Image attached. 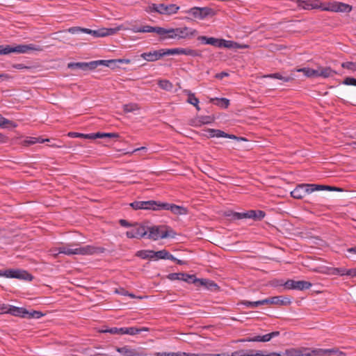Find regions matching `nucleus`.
I'll return each mask as SVG.
<instances>
[{
    "label": "nucleus",
    "instance_id": "nucleus-45",
    "mask_svg": "<svg viewBox=\"0 0 356 356\" xmlns=\"http://www.w3.org/2000/svg\"><path fill=\"white\" fill-rule=\"evenodd\" d=\"M67 67L70 69H80L81 70L86 71L85 62L70 63L67 65Z\"/></svg>",
    "mask_w": 356,
    "mask_h": 356
},
{
    "label": "nucleus",
    "instance_id": "nucleus-50",
    "mask_svg": "<svg viewBox=\"0 0 356 356\" xmlns=\"http://www.w3.org/2000/svg\"><path fill=\"white\" fill-rule=\"evenodd\" d=\"M341 67L353 72L356 71V62H345L341 64Z\"/></svg>",
    "mask_w": 356,
    "mask_h": 356
},
{
    "label": "nucleus",
    "instance_id": "nucleus-1",
    "mask_svg": "<svg viewBox=\"0 0 356 356\" xmlns=\"http://www.w3.org/2000/svg\"><path fill=\"white\" fill-rule=\"evenodd\" d=\"M296 3L299 8L305 10L321 9L325 11L348 13L353 8L349 4L335 1L322 3L319 0H297Z\"/></svg>",
    "mask_w": 356,
    "mask_h": 356
},
{
    "label": "nucleus",
    "instance_id": "nucleus-20",
    "mask_svg": "<svg viewBox=\"0 0 356 356\" xmlns=\"http://www.w3.org/2000/svg\"><path fill=\"white\" fill-rule=\"evenodd\" d=\"M116 350L122 354L124 356H143V353L138 351L136 349H133L129 348V346H125L122 348L117 347Z\"/></svg>",
    "mask_w": 356,
    "mask_h": 356
},
{
    "label": "nucleus",
    "instance_id": "nucleus-63",
    "mask_svg": "<svg viewBox=\"0 0 356 356\" xmlns=\"http://www.w3.org/2000/svg\"><path fill=\"white\" fill-rule=\"evenodd\" d=\"M179 276V274L178 273H170L167 275V278L170 280H177V277Z\"/></svg>",
    "mask_w": 356,
    "mask_h": 356
},
{
    "label": "nucleus",
    "instance_id": "nucleus-38",
    "mask_svg": "<svg viewBox=\"0 0 356 356\" xmlns=\"http://www.w3.org/2000/svg\"><path fill=\"white\" fill-rule=\"evenodd\" d=\"M281 356H300V350L290 348L286 350L284 353H278Z\"/></svg>",
    "mask_w": 356,
    "mask_h": 356
},
{
    "label": "nucleus",
    "instance_id": "nucleus-10",
    "mask_svg": "<svg viewBox=\"0 0 356 356\" xmlns=\"http://www.w3.org/2000/svg\"><path fill=\"white\" fill-rule=\"evenodd\" d=\"M134 33H156L159 35L161 41L164 40L165 28L160 26H151L149 25L138 26L136 25L132 26L130 29Z\"/></svg>",
    "mask_w": 356,
    "mask_h": 356
},
{
    "label": "nucleus",
    "instance_id": "nucleus-39",
    "mask_svg": "<svg viewBox=\"0 0 356 356\" xmlns=\"http://www.w3.org/2000/svg\"><path fill=\"white\" fill-rule=\"evenodd\" d=\"M159 86L167 91H170L173 88V85L168 80H160L158 83Z\"/></svg>",
    "mask_w": 356,
    "mask_h": 356
},
{
    "label": "nucleus",
    "instance_id": "nucleus-58",
    "mask_svg": "<svg viewBox=\"0 0 356 356\" xmlns=\"http://www.w3.org/2000/svg\"><path fill=\"white\" fill-rule=\"evenodd\" d=\"M102 332H108L112 334H119V328L118 327H111L108 330H102Z\"/></svg>",
    "mask_w": 356,
    "mask_h": 356
},
{
    "label": "nucleus",
    "instance_id": "nucleus-59",
    "mask_svg": "<svg viewBox=\"0 0 356 356\" xmlns=\"http://www.w3.org/2000/svg\"><path fill=\"white\" fill-rule=\"evenodd\" d=\"M13 68L18 69V70H23V69H31V67L26 66L22 63H17V64H13L12 65Z\"/></svg>",
    "mask_w": 356,
    "mask_h": 356
},
{
    "label": "nucleus",
    "instance_id": "nucleus-29",
    "mask_svg": "<svg viewBox=\"0 0 356 356\" xmlns=\"http://www.w3.org/2000/svg\"><path fill=\"white\" fill-rule=\"evenodd\" d=\"M86 71L87 70H92L97 68L99 65H104L106 66V60H93L88 63H86Z\"/></svg>",
    "mask_w": 356,
    "mask_h": 356
},
{
    "label": "nucleus",
    "instance_id": "nucleus-24",
    "mask_svg": "<svg viewBox=\"0 0 356 356\" xmlns=\"http://www.w3.org/2000/svg\"><path fill=\"white\" fill-rule=\"evenodd\" d=\"M232 356H281V355L275 352L266 355H262L260 352H257L254 354H250L245 353L244 350H238L233 352L232 353Z\"/></svg>",
    "mask_w": 356,
    "mask_h": 356
},
{
    "label": "nucleus",
    "instance_id": "nucleus-30",
    "mask_svg": "<svg viewBox=\"0 0 356 356\" xmlns=\"http://www.w3.org/2000/svg\"><path fill=\"white\" fill-rule=\"evenodd\" d=\"M265 77L280 79V80L283 81L284 82H289L294 79V78L292 76H283L280 73L270 74L266 75Z\"/></svg>",
    "mask_w": 356,
    "mask_h": 356
},
{
    "label": "nucleus",
    "instance_id": "nucleus-40",
    "mask_svg": "<svg viewBox=\"0 0 356 356\" xmlns=\"http://www.w3.org/2000/svg\"><path fill=\"white\" fill-rule=\"evenodd\" d=\"M183 281L188 284H194L195 286H198L199 279L197 278L195 275L185 273V277Z\"/></svg>",
    "mask_w": 356,
    "mask_h": 356
},
{
    "label": "nucleus",
    "instance_id": "nucleus-31",
    "mask_svg": "<svg viewBox=\"0 0 356 356\" xmlns=\"http://www.w3.org/2000/svg\"><path fill=\"white\" fill-rule=\"evenodd\" d=\"M67 135L72 138H81L85 139L95 140L94 133L85 134L78 132H69Z\"/></svg>",
    "mask_w": 356,
    "mask_h": 356
},
{
    "label": "nucleus",
    "instance_id": "nucleus-48",
    "mask_svg": "<svg viewBox=\"0 0 356 356\" xmlns=\"http://www.w3.org/2000/svg\"><path fill=\"white\" fill-rule=\"evenodd\" d=\"M241 304L250 308H255L259 306H261L260 300L253 302L249 300H243L241 302Z\"/></svg>",
    "mask_w": 356,
    "mask_h": 356
},
{
    "label": "nucleus",
    "instance_id": "nucleus-7",
    "mask_svg": "<svg viewBox=\"0 0 356 356\" xmlns=\"http://www.w3.org/2000/svg\"><path fill=\"white\" fill-rule=\"evenodd\" d=\"M318 191L316 184H298L291 192V195L295 199H302L307 194Z\"/></svg>",
    "mask_w": 356,
    "mask_h": 356
},
{
    "label": "nucleus",
    "instance_id": "nucleus-33",
    "mask_svg": "<svg viewBox=\"0 0 356 356\" xmlns=\"http://www.w3.org/2000/svg\"><path fill=\"white\" fill-rule=\"evenodd\" d=\"M95 139L97 138H118L120 135L118 133H94Z\"/></svg>",
    "mask_w": 356,
    "mask_h": 356
},
{
    "label": "nucleus",
    "instance_id": "nucleus-13",
    "mask_svg": "<svg viewBox=\"0 0 356 356\" xmlns=\"http://www.w3.org/2000/svg\"><path fill=\"white\" fill-rule=\"evenodd\" d=\"M284 286L286 289H296L302 291L308 289L312 286V283L307 281H295L293 280H288Z\"/></svg>",
    "mask_w": 356,
    "mask_h": 356
},
{
    "label": "nucleus",
    "instance_id": "nucleus-18",
    "mask_svg": "<svg viewBox=\"0 0 356 356\" xmlns=\"http://www.w3.org/2000/svg\"><path fill=\"white\" fill-rule=\"evenodd\" d=\"M197 286H204L205 289L211 291H218L220 289V287L216 283L209 279H199Z\"/></svg>",
    "mask_w": 356,
    "mask_h": 356
},
{
    "label": "nucleus",
    "instance_id": "nucleus-23",
    "mask_svg": "<svg viewBox=\"0 0 356 356\" xmlns=\"http://www.w3.org/2000/svg\"><path fill=\"white\" fill-rule=\"evenodd\" d=\"M318 72V74L316 75V77L322 76L323 78H328L330 76H333L334 74H337V72L332 70L330 67H318V70H316Z\"/></svg>",
    "mask_w": 356,
    "mask_h": 356
},
{
    "label": "nucleus",
    "instance_id": "nucleus-12",
    "mask_svg": "<svg viewBox=\"0 0 356 356\" xmlns=\"http://www.w3.org/2000/svg\"><path fill=\"white\" fill-rule=\"evenodd\" d=\"M185 12L191 15L193 19H203L211 14L212 9L207 7H193Z\"/></svg>",
    "mask_w": 356,
    "mask_h": 356
},
{
    "label": "nucleus",
    "instance_id": "nucleus-34",
    "mask_svg": "<svg viewBox=\"0 0 356 356\" xmlns=\"http://www.w3.org/2000/svg\"><path fill=\"white\" fill-rule=\"evenodd\" d=\"M136 256L143 259H153V250H139L136 253Z\"/></svg>",
    "mask_w": 356,
    "mask_h": 356
},
{
    "label": "nucleus",
    "instance_id": "nucleus-62",
    "mask_svg": "<svg viewBox=\"0 0 356 356\" xmlns=\"http://www.w3.org/2000/svg\"><path fill=\"white\" fill-rule=\"evenodd\" d=\"M120 30V27H116L113 29H106V33H108V35H113L116 33L118 31Z\"/></svg>",
    "mask_w": 356,
    "mask_h": 356
},
{
    "label": "nucleus",
    "instance_id": "nucleus-60",
    "mask_svg": "<svg viewBox=\"0 0 356 356\" xmlns=\"http://www.w3.org/2000/svg\"><path fill=\"white\" fill-rule=\"evenodd\" d=\"M260 304H261V305H270V304L273 305V297L260 300Z\"/></svg>",
    "mask_w": 356,
    "mask_h": 356
},
{
    "label": "nucleus",
    "instance_id": "nucleus-51",
    "mask_svg": "<svg viewBox=\"0 0 356 356\" xmlns=\"http://www.w3.org/2000/svg\"><path fill=\"white\" fill-rule=\"evenodd\" d=\"M342 83L344 85L356 86V79L348 76L345 78Z\"/></svg>",
    "mask_w": 356,
    "mask_h": 356
},
{
    "label": "nucleus",
    "instance_id": "nucleus-8",
    "mask_svg": "<svg viewBox=\"0 0 356 356\" xmlns=\"http://www.w3.org/2000/svg\"><path fill=\"white\" fill-rule=\"evenodd\" d=\"M161 210L170 211L175 215H186L188 213V209L184 207L156 201V211Z\"/></svg>",
    "mask_w": 356,
    "mask_h": 356
},
{
    "label": "nucleus",
    "instance_id": "nucleus-44",
    "mask_svg": "<svg viewBox=\"0 0 356 356\" xmlns=\"http://www.w3.org/2000/svg\"><path fill=\"white\" fill-rule=\"evenodd\" d=\"M187 56H191L193 57L201 56V53L197 50L191 49L189 48L184 49L182 48V54Z\"/></svg>",
    "mask_w": 356,
    "mask_h": 356
},
{
    "label": "nucleus",
    "instance_id": "nucleus-43",
    "mask_svg": "<svg viewBox=\"0 0 356 356\" xmlns=\"http://www.w3.org/2000/svg\"><path fill=\"white\" fill-rule=\"evenodd\" d=\"M185 92L188 96L187 99L188 103L193 106L199 104V99L195 96L194 93H192L190 90H186Z\"/></svg>",
    "mask_w": 356,
    "mask_h": 356
},
{
    "label": "nucleus",
    "instance_id": "nucleus-61",
    "mask_svg": "<svg viewBox=\"0 0 356 356\" xmlns=\"http://www.w3.org/2000/svg\"><path fill=\"white\" fill-rule=\"evenodd\" d=\"M170 356H192V353H187L184 352L171 353Z\"/></svg>",
    "mask_w": 356,
    "mask_h": 356
},
{
    "label": "nucleus",
    "instance_id": "nucleus-42",
    "mask_svg": "<svg viewBox=\"0 0 356 356\" xmlns=\"http://www.w3.org/2000/svg\"><path fill=\"white\" fill-rule=\"evenodd\" d=\"M163 56L169 55L181 54L182 48L163 49Z\"/></svg>",
    "mask_w": 356,
    "mask_h": 356
},
{
    "label": "nucleus",
    "instance_id": "nucleus-57",
    "mask_svg": "<svg viewBox=\"0 0 356 356\" xmlns=\"http://www.w3.org/2000/svg\"><path fill=\"white\" fill-rule=\"evenodd\" d=\"M10 306L6 305H0V314H10Z\"/></svg>",
    "mask_w": 356,
    "mask_h": 356
},
{
    "label": "nucleus",
    "instance_id": "nucleus-4",
    "mask_svg": "<svg viewBox=\"0 0 356 356\" xmlns=\"http://www.w3.org/2000/svg\"><path fill=\"white\" fill-rule=\"evenodd\" d=\"M197 34L195 29L188 27L165 29V35L163 38L166 39H185L188 37L194 36Z\"/></svg>",
    "mask_w": 356,
    "mask_h": 356
},
{
    "label": "nucleus",
    "instance_id": "nucleus-46",
    "mask_svg": "<svg viewBox=\"0 0 356 356\" xmlns=\"http://www.w3.org/2000/svg\"><path fill=\"white\" fill-rule=\"evenodd\" d=\"M316 188H318V191L321 190H326L329 191H343L341 188H338L335 186H326V185H317Z\"/></svg>",
    "mask_w": 356,
    "mask_h": 356
},
{
    "label": "nucleus",
    "instance_id": "nucleus-25",
    "mask_svg": "<svg viewBox=\"0 0 356 356\" xmlns=\"http://www.w3.org/2000/svg\"><path fill=\"white\" fill-rule=\"evenodd\" d=\"M10 314L15 316L25 318L26 314H27V309L24 307L10 306Z\"/></svg>",
    "mask_w": 356,
    "mask_h": 356
},
{
    "label": "nucleus",
    "instance_id": "nucleus-55",
    "mask_svg": "<svg viewBox=\"0 0 356 356\" xmlns=\"http://www.w3.org/2000/svg\"><path fill=\"white\" fill-rule=\"evenodd\" d=\"M212 121L213 118L211 116H201L199 119V122L203 124L211 123Z\"/></svg>",
    "mask_w": 356,
    "mask_h": 356
},
{
    "label": "nucleus",
    "instance_id": "nucleus-21",
    "mask_svg": "<svg viewBox=\"0 0 356 356\" xmlns=\"http://www.w3.org/2000/svg\"><path fill=\"white\" fill-rule=\"evenodd\" d=\"M197 40L200 41L202 44H210L216 47H220L221 39L215 38H208L207 36L201 35L197 38Z\"/></svg>",
    "mask_w": 356,
    "mask_h": 356
},
{
    "label": "nucleus",
    "instance_id": "nucleus-26",
    "mask_svg": "<svg viewBox=\"0 0 356 356\" xmlns=\"http://www.w3.org/2000/svg\"><path fill=\"white\" fill-rule=\"evenodd\" d=\"M209 102L221 108H227L229 105V100L227 98H211Z\"/></svg>",
    "mask_w": 356,
    "mask_h": 356
},
{
    "label": "nucleus",
    "instance_id": "nucleus-5",
    "mask_svg": "<svg viewBox=\"0 0 356 356\" xmlns=\"http://www.w3.org/2000/svg\"><path fill=\"white\" fill-rule=\"evenodd\" d=\"M41 49L33 44H18L16 46L0 45V55H7L10 53L26 54L30 51H40Z\"/></svg>",
    "mask_w": 356,
    "mask_h": 356
},
{
    "label": "nucleus",
    "instance_id": "nucleus-64",
    "mask_svg": "<svg viewBox=\"0 0 356 356\" xmlns=\"http://www.w3.org/2000/svg\"><path fill=\"white\" fill-rule=\"evenodd\" d=\"M68 31L72 34L78 33L81 32V27H79V26L72 27L68 29Z\"/></svg>",
    "mask_w": 356,
    "mask_h": 356
},
{
    "label": "nucleus",
    "instance_id": "nucleus-37",
    "mask_svg": "<svg viewBox=\"0 0 356 356\" xmlns=\"http://www.w3.org/2000/svg\"><path fill=\"white\" fill-rule=\"evenodd\" d=\"M149 329L146 327H140V328L135 327H127V334L135 335V334H140L143 331H149Z\"/></svg>",
    "mask_w": 356,
    "mask_h": 356
},
{
    "label": "nucleus",
    "instance_id": "nucleus-54",
    "mask_svg": "<svg viewBox=\"0 0 356 356\" xmlns=\"http://www.w3.org/2000/svg\"><path fill=\"white\" fill-rule=\"evenodd\" d=\"M44 141H49V139L40 140V138H32L31 140H25L24 142L27 145H32V144H35L36 143H42Z\"/></svg>",
    "mask_w": 356,
    "mask_h": 356
},
{
    "label": "nucleus",
    "instance_id": "nucleus-32",
    "mask_svg": "<svg viewBox=\"0 0 356 356\" xmlns=\"http://www.w3.org/2000/svg\"><path fill=\"white\" fill-rule=\"evenodd\" d=\"M296 72H302L307 77H316L318 72L316 70H313L309 67H303L296 70Z\"/></svg>",
    "mask_w": 356,
    "mask_h": 356
},
{
    "label": "nucleus",
    "instance_id": "nucleus-35",
    "mask_svg": "<svg viewBox=\"0 0 356 356\" xmlns=\"http://www.w3.org/2000/svg\"><path fill=\"white\" fill-rule=\"evenodd\" d=\"M238 47H239L238 44L235 42H233L231 40H226L225 39H221L220 48L225 47V48H228V49H234V48H238Z\"/></svg>",
    "mask_w": 356,
    "mask_h": 356
},
{
    "label": "nucleus",
    "instance_id": "nucleus-41",
    "mask_svg": "<svg viewBox=\"0 0 356 356\" xmlns=\"http://www.w3.org/2000/svg\"><path fill=\"white\" fill-rule=\"evenodd\" d=\"M44 314L42 313L40 311H35V310H27V314H26V318H40V317L43 316Z\"/></svg>",
    "mask_w": 356,
    "mask_h": 356
},
{
    "label": "nucleus",
    "instance_id": "nucleus-9",
    "mask_svg": "<svg viewBox=\"0 0 356 356\" xmlns=\"http://www.w3.org/2000/svg\"><path fill=\"white\" fill-rule=\"evenodd\" d=\"M227 216H230L229 214H227ZM233 219H243V218H252L254 220H261L263 219L265 216L266 213L261 210H250L247 212H243V213H238V212H234L231 214Z\"/></svg>",
    "mask_w": 356,
    "mask_h": 356
},
{
    "label": "nucleus",
    "instance_id": "nucleus-53",
    "mask_svg": "<svg viewBox=\"0 0 356 356\" xmlns=\"http://www.w3.org/2000/svg\"><path fill=\"white\" fill-rule=\"evenodd\" d=\"M347 270V269L343 268H335L332 269V274L344 275H346Z\"/></svg>",
    "mask_w": 356,
    "mask_h": 356
},
{
    "label": "nucleus",
    "instance_id": "nucleus-2",
    "mask_svg": "<svg viewBox=\"0 0 356 356\" xmlns=\"http://www.w3.org/2000/svg\"><path fill=\"white\" fill-rule=\"evenodd\" d=\"M74 245L68 244L67 245L58 247L56 250H58V253H53L55 257L58 254H65L67 255L72 254H81V255H90L96 253H103L105 250L104 248L95 247L92 245H86L83 247H79L72 248Z\"/></svg>",
    "mask_w": 356,
    "mask_h": 356
},
{
    "label": "nucleus",
    "instance_id": "nucleus-56",
    "mask_svg": "<svg viewBox=\"0 0 356 356\" xmlns=\"http://www.w3.org/2000/svg\"><path fill=\"white\" fill-rule=\"evenodd\" d=\"M111 63H124L123 58L106 60V67H111Z\"/></svg>",
    "mask_w": 356,
    "mask_h": 356
},
{
    "label": "nucleus",
    "instance_id": "nucleus-15",
    "mask_svg": "<svg viewBox=\"0 0 356 356\" xmlns=\"http://www.w3.org/2000/svg\"><path fill=\"white\" fill-rule=\"evenodd\" d=\"M136 225L137 226L135 229L127 231L126 232V235L129 238H140L143 237H145L147 235V232L146 227L143 225H138V223H136Z\"/></svg>",
    "mask_w": 356,
    "mask_h": 356
},
{
    "label": "nucleus",
    "instance_id": "nucleus-47",
    "mask_svg": "<svg viewBox=\"0 0 356 356\" xmlns=\"http://www.w3.org/2000/svg\"><path fill=\"white\" fill-rule=\"evenodd\" d=\"M8 126H12V127H16L15 124L2 116V115L0 114V127H6Z\"/></svg>",
    "mask_w": 356,
    "mask_h": 356
},
{
    "label": "nucleus",
    "instance_id": "nucleus-11",
    "mask_svg": "<svg viewBox=\"0 0 356 356\" xmlns=\"http://www.w3.org/2000/svg\"><path fill=\"white\" fill-rule=\"evenodd\" d=\"M179 7L176 4H153L152 10L161 15H170L175 14L179 10Z\"/></svg>",
    "mask_w": 356,
    "mask_h": 356
},
{
    "label": "nucleus",
    "instance_id": "nucleus-36",
    "mask_svg": "<svg viewBox=\"0 0 356 356\" xmlns=\"http://www.w3.org/2000/svg\"><path fill=\"white\" fill-rule=\"evenodd\" d=\"M140 109L138 104L136 103H130L123 105V111L124 113H131Z\"/></svg>",
    "mask_w": 356,
    "mask_h": 356
},
{
    "label": "nucleus",
    "instance_id": "nucleus-3",
    "mask_svg": "<svg viewBox=\"0 0 356 356\" xmlns=\"http://www.w3.org/2000/svg\"><path fill=\"white\" fill-rule=\"evenodd\" d=\"M147 238L153 241L159 238H166L168 237L174 238L176 235L175 231L170 227L166 225L146 227Z\"/></svg>",
    "mask_w": 356,
    "mask_h": 356
},
{
    "label": "nucleus",
    "instance_id": "nucleus-22",
    "mask_svg": "<svg viewBox=\"0 0 356 356\" xmlns=\"http://www.w3.org/2000/svg\"><path fill=\"white\" fill-rule=\"evenodd\" d=\"M153 259L175 260V257L166 250L153 251Z\"/></svg>",
    "mask_w": 356,
    "mask_h": 356
},
{
    "label": "nucleus",
    "instance_id": "nucleus-27",
    "mask_svg": "<svg viewBox=\"0 0 356 356\" xmlns=\"http://www.w3.org/2000/svg\"><path fill=\"white\" fill-rule=\"evenodd\" d=\"M328 350H323L322 348L314 349L310 351L300 350V356H323V354Z\"/></svg>",
    "mask_w": 356,
    "mask_h": 356
},
{
    "label": "nucleus",
    "instance_id": "nucleus-52",
    "mask_svg": "<svg viewBox=\"0 0 356 356\" xmlns=\"http://www.w3.org/2000/svg\"><path fill=\"white\" fill-rule=\"evenodd\" d=\"M106 32V29H101L97 31L95 30V31H93V35L95 37H105L108 35Z\"/></svg>",
    "mask_w": 356,
    "mask_h": 356
},
{
    "label": "nucleus",
    "instance_id": "nucleus-17",
    "mask_svg": "<svg viewBox=\"0 0 356 356\" xmlns=\"http://www.w3.org/2000/svg\"><path fill=\"white\" fill-rule=\"evenodd\" d=\"M208 133H215L213 136L216 138H227L230 139H235L236 140H246L244 138L238 137L233 134H229L220 129H208L207 130Z\"/></svg>",
    "mask_w": 356,
    "mask_h": 356
},
{
    "label": "nucleus",
    "instance_id": "nucleus-49",
    "mask_svg": "<svg viewBox=\"0 0 356 356\" xmlns=\"http://www.w3.org/2000/svg\"><path fill=\"white\" fill-rule=\"evenodd\" d=\"M323 350H328L330 352H326L323 354V356L330 355H337L338 356H344L345 353L342 351L339 350L337 348H330V349H323Z\"/></svg>",
    "mask_w": 356,
    "mask_h": 356
},
{
    "label": "nucleus",
    "instance_id": "nucleus-14",
    "mask_svg": "<svg viewBox=\"0 0 356 356\" xmlns=\"http://www.w3.org/2000/svg\"><path fill=\"white\" fill-rule=\"evenodd\" d=\"M129 205L134 210L144 209L156 211V201H134L130 203Z\"/></svg>",
    "mask_w": 356,
    "mask_h": 356
},
{
    "label": "nucleus",
    "instance_id": "nucleus-16",
    "mask_svg": "<svg viewBox=\"0 0 356 356\" xmlns=\"http://www.w3.org/2000/svg\"><path fill=\"white\" fill-rule=\"evenodd\" d=\"M140 57L147 62H154L163 57V49L141 54Z\"/></svg>",
    "mask_w": 356,
    "mask_h": 356
},
{
    "label": "nucleus",
    "instance_id": "nucleus-28",
    "mask_svg": "<svg viewBox=\"0 0 356 356\" xmlns=\"http://www.w3.org/2000/svg\"><path fill=\"white\" fill-rule=\"evenodd\" d=\"M273 305H289L291 303L289 298L285 296H273Z\"/></svg>",
    "mask_w": 356,
    "mask_h": 356
},
{
    "label": "nucleus",
    "instance_id": "nucleus-19",
    "mask_svg": "<svg viewBox=\"0 0 356 356\" xmlns=\"http://www.w3.org/2000/svg\"><path fill=\"white\" fill-rule=\"evenodd\" d=\"M280 335L279 331H275L272 332L270 333L264 334L263 336H256L252 338H250L247 339L248 341H262V342H267L269 341L272 338L275 337H277Z\"/></svg>",
    "mask_w": 356,
    "mask_h": 356
},
{
    "label": "nucleus",
    "instance_id": "nucleus-6",
    "mask_svg": "<svg viewBox=\"0 0 356 356\" xmlns=\"http://www.w3.org/2000/svg\"><path fill=\"white\" fill-rule=\"evenodd\" d=\"M0 276L26 281H31L33 279L31 274L28 273L26 270L22 269L9 268L4 270H0Z\"/></svg>",
    "mask_w": 356,
    "mask_h": 356
}]
</instances>
